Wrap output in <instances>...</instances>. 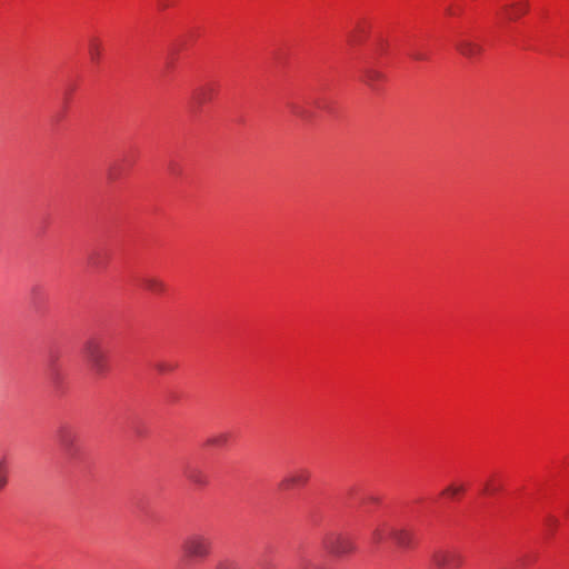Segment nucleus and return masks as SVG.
Returning a JSON list of instances; mask_svg holds the SVG:
<instances>
[{"label":"nucleus","mask_w":569,"mask_h":569,"mask_svg":"<svg viewBox=\"0 0 569 569\" xmlns=\"http://www.w3.org/2000/svg\"><path fill=\"white\" fill-rule=\"evenodd\" d=\"M212 539L203 532H191L181 541V552L188 562L206 561L212 553Z\"/></svg>","instance_id":"nucleus-1"},{"label":"nucleus","mask_w":569,"mask_h":569,"mask_svg":"<svg viewBox=\"0 0 569 569\" xmlns=\"http://www.w3.org/2000/svg\"><path fill=\"white\" fill-rule=\"evenodd\" d=\"M83 357L96 375L102 376L108 371V352L101 340L88 339L83 345Z\"/></svg>","instance_id":"nucleus-2"},{"label":"nucleus","mask_w":569,"mask_h":569,"mask_svg":"<svg viewBox=\"0 0 569 569\" xmlns=\"http://www.w3.org/2000/svg\"><path fill=\"white\" fill-rule=\"evenodd\" d=\"M325 549L333 557H345L355 551L356 546L353 541L339 533H330L323 540Z\"/></svg>","instance_id":"nucleus-3"},{"label":"nucleus","mask_w":569,"mask_h":569,"mask_svg":"<svg viewBox=\"0 0 569 569\" xmlns=\"http://www.w3.org/2000/svg\"><path fill=\"white\" fill-rule=\"evenodd\" d=\"M431 562L438 569H459L463 557L456 550L437 549L431 553Z\"/></svg>","instance_id":"nucleus-4"},{"label":"nucleus","mask_w":569,"mask_h":569,"mask_svg":"<svg viewBox=\"0 0 569 569\" xmlns=\"http://www.w3.org/2000/svg\"><path fill=\"white\" fill-rule=\"evenodd\" d=\"M57 441L68 457L73 458L78 453V435L72 427L60 426L57 430Z\"/></svg>","instance_id":"nucleus-5"},{"label":"nucleus","mask_w":569,"mask_h":569,"mask_svg":"<svg viewBox=\"0 0 569 569\" xmlns=\"http://www.w3.org/2000/svg\"><path fill=\"white\" fill-rule=\"evenodd\" d=\"M311 472L307 468H298L287 473L279 483L282 490L303 487L310 480Z\"/></svg>","instance_id":"nucleus-6"},{"label":"nucleus","mask_w":569,"mask_h":569,"mask_svg":"<svg viewBox=\"0 0 569 569\" xmlns=\"http://www.w3.org/2000/svg\"><path fill=\"white\" fill-rule=\"evenodd\" d=\"M389 536L400 548H411L416 543L415 531L405 527L390 528Z\"/></svg>","instance_id":"nucleus-7"},{"label":"nucleus","mask_w":569,"mask_h":569,"mask_svg":"<svg viewBox=\"0 0 569 569\" xmlns=\"http://www.w3.org/2000/svg\"><path fill=\"white\" fill-rule=\"evenodd\" d=\"M142 287L152 295L160 296L167 291V284L156 276H146L141 279Z\"/></svg>","instance_id":"nucleus-8"},{"label":"nucleus","mask_w":569,"mask_h":569,"mask_svg":"<svg viewBox=\"0 0 569 569\" xmlns=\"http://www.w3.org/2000/svg\"><path fill=\"white\" fill-rule=\"evenodd\" d=\"M456 49L459 53H461L466 58H475L479 56L482 51L480 44L470 41L468 39H461L456 42Z\"/></svg>","instance_id":"nucleus-9"},{"label":"nucleus","mask_w":569,"mask_h":569,"mask_svg":"<svg viewBox=\"0 0 569 569\" xmlns=\"http://www.w3.org/2000/svg\"><path fill=\"white\" fill-rule=\"evenodd\" d=\"M184 476L192 485L198 488H203L208 486L209 478L208 476L199 468L189 467L184 471Z\"/></svg>","instance_id":"nucleus-10"},{"label":"nucleus","mask_w":569,"mask_h":569,"mask_svg":"<svg viewBox=\"0 0 569 569\" xmlns=\"http://www.w3.org/2000/svg\"><path fill=\"white\" fill-rule=\"evenodd\" d=\"M528 9H529L528 2L521 1V2L512 3L510 6H506L503 8V12L506 13V18L508 20H517L522 14L527 13Z\"/></svg>","instance_id":"nucleus-11"},{"label":"nucleus","mask_w":569,"mask_h":569,"mask_svg":"<svg viewBox=\"0 0 569 569\" xmlns=\"http://www.w3.org/2000/svg\"><path fill=\"white\" fill-rule=\"evenodd\" d=\"M88 53L90 60L98 63L102 57V42L97 37H92L88 41Z\"/></svg>","instance_id":"nucleus-12"},{"label":"nucleus","mask_w":569,"mask_h":569,"mask_svg":"<svg viewBox=\"0 0 569 569\" xmlns=\"http://www.w3.org/2000/svg\"><path fill=\"white\" fill-rule=\"evenodd\" d=\"M385 79V74L376 69H366L363 71V82L372 90L377 89V84Z\"/></svg>","instance_id":"nucleus-13"},{"label":"nucleus","mask_w":569,"mask_h":569,"mask_svg":"<svg viewBox=\"0 0 569 569\" xmlns=\"http://www.w3.org/2000/svg\"><path fill=\"white\" fill-rule=\"evenodd\" d=\"M230 436L227 432H219L210 436L206 445L214 448H223L229 443Z\"/></svg>","instance_id":"nucleus-14"},{"label":"nucleus","mask_w":569,"mask_h":569,"mask_svg":"<svg viewBox=\"0 0 569 569\" xmlns=\"http://www.w3.org/2000/svg\"><path fill=\"white\" fill-rule=\"evenodd\" d=\"M9 465L6 457L0 459V491L8 485Z\"/></svg>","instance_id":"nucleus-15"},{"label":"nucleus","mask_w":569,"mask_h":569,"mask_svg":"<svg viewBox=\"0 0 569 569\" xmlns=\"http://www.w3.org/2000/svg\"><path fill=\"white\" fill-rule=\"evenodd\" d=\"M212 93H213V89L212 88H210V87H202V88H199L194 92V99L199 103H206V102H208L211 99Z\"/></svg>","instance_id":"nucleus-16"},{"label":"nucleus","mask_w":569,"mask_h":569,"mask_svg":"<svg viewBox=\"0 0 569 569\" xmlns=\"http://www.w3.org/2000/svg\"><path fill=\"white\" fill-rule=\"evenodd\" d=\"M387 525H380L372 529L371 539L373 543H381L386 539Z\"/></svg>","instance_id":"nucleus-17"},{"label":"nucleus","mask_w":569,"mask_h":569,"mask_svg":"<svg viewBox=\"0 0 569 569\" xmlns=\"http://www.w3.org/2000/svg\"><path fill=\"white\" fill-rule=\"evenodd\" d=\"M463 490L465 487L462 485H450L441 492V495L447 496L449 498H455L458 495L462 493Z\"/></svg>","instance_id":"nucleus-18"},{"label":"nucleus","mask_w":569,"mask_h":569,"mask_svg":"<svg viewBox=\"0 0 569 569\" xmlns=\"http://www.w3.org/2000/svg\"><path fill=\"white\" fill-rule=\"evenodd\" d=\"M154 367L160 373L171 372L176 369L174 363L166 362V361H160V362L156 363Z\"/></svg>","instance_id":"nucleus-19"},{"label":"nucleus","mask_w":569,"mask_h":569,"mask_svg":"<svg viewBox=\"0 0 569 569\" xmlns=\"http://www.w3.org/2000/svg\"><path fill=\"white\" fill-rule=\"evenodd\" d=\"M214 569H234V566L229 560H221L217 562Z\"/></svg>","instance_id":"nucleus-20"},{"label":"nucleus","mask_w":569,"mask_h":569,"mask_svg":"<svg viewBox=\"0 0 569 569\" xmlns=\"http://www.w3.org/2000/svg\"><path fill=\"white\" fill-rule=\"evenodd\" d=\"M410 56L413 60L417 61H422L427 59V56L421 51H413Z\"/></svg>","instance_id":"nucleus-21"},{"label":"nucleus","mask_w":569,"mask_h":569,"mask_svg":"<svg viewBox=\"0 0 569 569\" xmlns=\"http://www.w3.org/2000/svg\"><path fill=\"white\" fill-rule=\"evenodd\" d=\"M379 502V498L377 496H368L363 499V503H378Z\"/></svg>","instance_id":"nucleus-22"},{"label":"nucleus","mask_w":569,"mask_h":569,"mask_svg":"<svg viewBox=\"0 0 569 569\" xmlns=\"http://www.w3.org/2000/svg\"><path fill=\"white\" fill-rule=\"evenodd\" d=\"M301 569H321V567L316 563L306 561L302 563Z\"/></svg>","instance_id":"nucleus-23"},{"label":"nucleus","mask_w":569,"mask_h":569,"mask_svg":"<svg viewBox=\"0 0 569 569\" xmlns=\"http://www.w3.org/2000/svg\"><path fill=\"white\" fill-rule=\"evenodd\" d=\"M497 490L496 486H492L490 482H488L485 487V492L491 493Z\"/></svg>","instance_id":"nucleus-24"},{"label":"nucleus","mask_w":569,"mask_h":569,"mask_svg":"<svg viewBox=\"0 0 569 569\" xmlns=\"http://www.w3.org/2000/svg\"><path fill=\"white\" fill-rule=\"evenodd\" d=\"M357 41H358V39H357L356 34H351L350 36V42L351 43H356Z\"/></svg>","instance_id":"nucleus-25"}]
</instances>
